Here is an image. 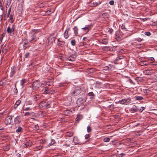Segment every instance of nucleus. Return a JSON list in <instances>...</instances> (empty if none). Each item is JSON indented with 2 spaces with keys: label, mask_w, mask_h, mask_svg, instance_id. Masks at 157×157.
Returning a JSON list of instances; mask_svg holds the SVG:
<instances>
[{
  "label": "nucleus",
  "mask_w": 157,
  "mask_h": 157,
  "mask_svg": "<svg viewBox=\"0 0 157 157\" xmlns=\"http://www.w3.org/2000/svg\"><path fill=\"white\" fill-rule=\"evenodd\" d=\"M51 103L50 101L46 102L45 101H43L40 103L39 106L44 109H46L50 107Z\"/></svg>",
  "instance_id": "obj_1"
},
{
  "label": "nucleus",
  "mask_w": 157,
  "mask_h": 157,
  "mask_svg": "<svg viewBox=\"0 0 157 157\" xmlns=\"http://www.w3.org/2000/svg\"><path fill=\"white\" fill-rule=\"evenodd\" d=\"M131 100L130 98H127L122 99L121 100L118 101L119 103L122 105H128L131 103Z\"/></svg>",
  "instance_id": "obj_2"
},
{
  "label": "nucleus",
  "mask_w": 157,
  "mask_h": 157,
  "mask_svg": "<svg viewBox=\"0 0 157 157\" xmlns=\"http://www.w3.org/2000/svg\"><path fill=\"white\" fill-rule=\"evenodd\" d=\"M40 86V84L39 81L36 80L34 81L32 85V88L34 90H37Z\"/></svg>",
  "instance_id": "obj_3"
},
{
  "label": "nucleus",
  "mask_w": 157,
  "mask_h": 157,
  "mask_svg": "<svg viewBox=\"0 0 157 157\" xmlns=\"http://www.w3.org/2000/svg\"><path fill=\"white\" fill-rule=\"evenodd\" d=\"M30 37L29 42L32 43L33 42H36L39 39V38L36 35L30 34Z\"/></svg>",
  "instance_id": "obj_4"
},
{
  "label": "nucleus",
  "mask_w": 157,
  "mask_h": 157,
  "mask_svg": "<svg viewBox=\"0 0 157 157\" xmlns=\"http://www.w3.org/2000/svg\"><path fill=\"white\" fill-rule=\"evenodd\" d=\"M141 66H144V65H147L148 64H150L151 65H154V63L153 62H147L146 61H140V62L138 63Z\"/></svg>",
  "instance_id": "obj_5"
},
{
  "label": "nucleus",
  "mask_w": 157,
  "mask_h": 157,
  "mask_svg": "<svg viewBox=\"0 0 157 157\" xmlns=\"http://www.w3.org/2000/svg\"><path fill=\"white\" fill-rule=\"evenodd\" d=\"M81 92V89L79 87H77L75 88L72 92V94L74 96H76L79 94Z\"/></svg>",
  "instance_id": "obj_6"
},
{
  "label": "nucleus",
  "mask_w": 157,
  "mask_h": 157,
  "mask_svg": "<svg viewBox=\"0 0 157 157\" xmlns=\"http://www.w3.org/2000/svg\"><path fill=\"white\" fill-rule=\"evenodd\" d=\"M41 98V96L39 94H35L32 97V100L35 102L36 101L40 100Z\"/></svg>",
  "instance_id": "obj_7"
},
{
  "label": "nucleus",
  "mask_w": 157,
  "mask_h": 157,
  "mask_svg": "<svg viewBox=\"0 0 157 157\" xmlns=\"http://www.w3.org/2000/svg\"><path fill=\"white\" fill-rule=\"evenodd\" d=\"M12 116H10L7 117L5 120V123L6 124H10L11 123Z\"/></svg>",
  "instance_id": "obj_8"
},
{
  "label": "nucleus",
  "mask_w": 157,
  "mask_h": 157,
  "mask_svg": "<svg viewBox=\"0 0 157 157\" xmlns=\"http://www.w3.org/2000/svg\"><path fill=\"white\" fill-rule=\"evenodd\" d=\"M91 26V25H87L85 27L83 28L82 29L86 33H87L90 29Z\"/></svg>",
  "instance_id": "obj_9"
},
{
  "label": "nucleus",
  "mask_w": 157,
  "mask_h": 157,
  "mask_svg": "<svg viewBox=\"0 0 157 157\" xmlns=\"http://www.w3.org/2000/svg\"><path fill=\"white\" fill-rule=\"evenodd\" d=\"M86 101L85 99L83 98H78L77 101V103L79 105L82 104Z\"/></svg>",
  "instance_id": "obj_10"
},
{
  "label": "nucleus",
  "mask_w": 157,
  "mask_h": 157,
  "mask_svg": "<svg viewBox=\"0 0 157 157\" xmlns=\"http://www.w3.org/2000/svg\"><path fill=\"white\" fill-rule=\"evenodd\" d=\"M32 143L30 141L27 142L26 143H23L22 146L24 147H28L31 146L32 145Z\"/></svg>",
  "instance_id": "obj_11"
},
{
  "label": "nucleus",
  "mask_w": 157,
  "mask_h": 157,
  "mask_svg": "<svg viewBox=\"0 0 157 157\" xmlns=\"http://www.w3.org/2000/svg\"><path fill=\"white\" fill-rule=\"evenodd\" d=\"M70 30L69 28L67 29L65 31L63 34L64 37L65 39H67L68 38L69 35L68 34V32Z\"/></svg>",
  "instance_id": "obj_12"
},
{
  "label": "nucleus",
  "mask_w": 157,
  "mask_h": 157,
  "mask_svg": "<svg viewBox=\"0 0 157 157\" xmlns=\"http://www.w3.org/2000/svg\"><path fill=\"white\" fill-rule=\"evenodd\" d=\"M138 111V109L136 106L134 105L133 107L130 109V111L132 113L137 112Z\"/></svg>",
  "instance_id": "obj_13"
},
{
  "label": "nucleus",
  "mask_w": 157,
  "mask_h": 157,
  "mask_svg": "<svg viewBox=\"0 0 157 157\" xmlns=\"http://www.w3.org/2000/svg\"><path fill=\"white\" fill-rule=\"evenodd\" d=\"M14 25H12V28H10V27H8L7 29V32L8 33H12V32L14 31Z\"/></svg>",
  "instance_id": "obj_14"
},
{
  "label": "nucleus",
  "mask_w": 157,
  "mask_h": 157,
  "mask_svg": "<svg viewBox=\"0 0 157 157\" xmlns=\"http://www.w3.org/2000/svg\"><path fill=\"white\" fill-rule=\"evenodd\" d=\"M40 32V30L38 29H34L30 32V34L36 35V34Z\"/></svg>",
  "instance_id": "obj_15"
},
{
  "label": "nucleus",
  "mask_w": 157,
  "mask_h": 157,
  "mask_svg": "<svg viewBox=\"0 0 157 157\" xmlns=\"http://www.w3.org/2000/svg\"><path fill=\"white\" fill-rule=\"evenodd\" d=\"M73 141H74V143L75 144H80V142L79 141V140L76 137H74Z\"/></svg>",
  "instance_id": "obj_16"
},
{
  "label": "nucleus",
  "mask_w": 157,
  "mask_h": 157,
  "mask_svg": "<svg viewBox=\"0 0 157 157\" xmlns=\"http://www.w3.org/2000/svg\"><path fill=\"white\" fill-rule=\"evenodd\" d=\"M14 121L17 124L21 122L20 118L18 116H17L15 118Z\"/></svg>",
  "instance_id": "obj_17"
},
{
  "label": "nucleus",
  "mask_w": 157,
  "mask_h": 157,
  "mask_svg": "<svg viewBox=\"0 0 157 157\" xmlns=\"http://www.w3.org/2000/svg\"><path fill=\"white\" fill-rule=\"evenodd\" d=\"M26 80V79L23 78L21 81L20 85L22 87H24L25 83Z\"/></svg>",
  "instance_id": "obj_18"
},
{
  "label": "nucleus",
  "mask_w": 157,
  "mask_h": 157,
  "mask_svg": "<svg viewBox=\"0 0 157 157\" xmlns=\"http://www.w3.org/2000/svg\"><path fill=\"white\" fill-rule=\"evenodd\" d=\"M50 141L51 142L50 143H49V142H48V147H49L51 145L54 144L55 143V141L54 140L52 139H51L50 140Z\"/></svg>",
  "instance_id": "obj_19"
},
{
  "label": "nucleus",
  "mask_w": 157,
  "mask_h": 157,
  "mask_svg": "<svg viewBox=\"0 0 157 157\" xmlns=\"http://www.w3.org/2000/svg\"><path fill=\"white\" fill-rule=\"evenodd\" d=\"M101 4L100 2H92L91 4V6H92L95 7L96 6L98 5H99Z\"/></svg>",
  "instance_id": "obj_20"
},
{
  "label": "nucleus",
  "mask_w": 157,
  "mask_h": 157,
  "mask_svg": "<svg viewBox=\"0 0 157 157\" xmlns=\"http://www.w3.org/2000/svg\"><path fill=\"white\" fill-rule=\"evenodd\" d=\"M88 96L90 97V98L91 99L94 98V95L92 92H90L88 94Z\"/></svg>",
  "instance_id": "obj_21"
},
{
  "label": "nucleus",
  "mask_w": 157,
  "mask_h": 157,
  "mask_svg": "<svg viewBox=\"0 0 157 157\" xmlns=\"http://www.w3.org/2000/svg\"><path fill=\"white\" fill-rule=\"evenodd\" d=\"M108 40L107 39H103L102 40L101 43L105 44H106L108 43Z\"/></svg>",
  "instance_id": "obj_22"
},
{
  "label": "nucleus",
  "mask_w": 157,
  "mask_h": 157,
  "mask_svg": "<svg viewBox=\"0 0 157 157\" xmlns=\"http://www.w3.org/2000/svg\"><path fill=\"white\" fill-rule=\"evenodd\" d=\"M21 102V101L20 100H18L17 101L15 104V108L17 107L20 105Z\"/></svg>",
  "instance_id": "obj_23"
},
{
  "label": "nucleus",
  "mask_w": 157,
  "mask_h": 157,
  "mask_svg": "<svg viewBox=\"0 0 157 157\" xmlns=\"http://www.w3.org/2000/svg\"><path fill=\"white\" fill-rule=\"evenodd\" d=\"M73 29L74 30V33L75 35L77 36L78 34V30L76 27H75L73 28Z\"/></svg>",
  "instance_id": "obj_24"
},
{
  "label": "nucleus",
  "mask_w": 157,
  "mask_h": 157,
  "mask_svg": "<svg viewBox=\"0 0 157 157\" xmlns=\"http://www.w3.org/2000/svg\"><path fill=\"white\" fill-rule=\"evenodd\" d=\"M135 99L136 100H141L144 99L143 98L140 96H138L135 97Z\"/></svg>",
  "instance_id": "obj_25"
},
{
  "label": "nucleus",
  "mask_w": 157,
  "mask_h": 157,
  "mask_svg": "<svg viewBox=\"0 0 157 157\" xmlns=\"http://www.w3.org/2000/svg\"><path fill=\"white\" fill-rule=\"evenodd\" d=\"M144 73L145 75H150L151 74V72L149 70H146L144 71Z\"/></svg>",
  "instance_id": "obj_26"
},
{
  "label": "nucleus",
  "mask_w": 157,
  "mask_h": 157,
  "mask_svg": "<svg viewBox=\"0 0 157 157\" xmlns=\"http://www.w3.org/2000/svg\"><path fill=\"white\" fill-rule=\"evenodd\" d=\"M22 128L21 127L19 126L18 128L16 130V132H19L22 131Z\"/></svg>",
  "instance_id": "obj_27"
},
{
  "label": "nucleus",
  "mask_w": 157,
  "mask_h": 157,
  "mask_svg": "<svg viewBox=\"0 0 157 157\" xmlns=\"http://www.w3.org/2000/svg\"><path fill=\"white\" fill-rule=\"evenodd\" d=\"M82 117L81 115H78L76 118L75 120L77 121H79L82 119Z\"/></svg>",
  "instance_id": "obj_28"
},
{
  "label": "nucleus",
  "mask_w": 157,
  "mask_h": 157,
  "mask_svg": "<svg viewBox=\"0 0 157 157\" xmlns=\"http://www.w3.org/2000/svg\"><path fill=\"white\" fill-rule=\"evenodd\" d=\"M5 2H7L6 3V8H7V6L8 5L10 4V2H11V0H5Z\"/></svg>",
  "instance_id": "obj_29"
},
{
  "label": "nucleus",
  "mask_w": 157,
  "mask_h": 157,
  "mask_svg": "<svg viewBox=\"0 0 157 157\" xmlns=\"http://www.w3.org/2000/svg\"><path fill=\"white\" fill-rule=\"evenodd\" d=\"M71 112L69 111V110H67L63 112V114L64 115H67L68 114H70V113Z\"/></svg>",
  "instance_id": "obj_30"
},
{
  "label": "nucleus",
  "mask_w": 157,
  "mask_h": 157,
  "mask_svg": "<svg viewBox=\"0 0 157 157\" xmlns=\"http://www.w3.org/2000/svg\"><path fill=\"white\" fill-rule=\"evenodd\" d=\"M33 104V102L31 100L28 101L26 103V105H32Z\"/></svg>",
  "instance_id": "obj_31"
},
{
  "label": "nucleus",
  "mask_w": 157,
  "mask_h": 157,
  "mask_svg": "<svg viewBox=\"0 0 157 157\" xmlns=\"http://www.w3.org/2000/svg\"><path fill=\"white\" fill-rule=\"evenodd\" d=\"M41 143L43 144H46L48 145V141H47L46 140H43L41 141Z\"/></svg>",
  "instance_id": "obj_32"
},
{
  "label": "nucleus",
  "mask_w": 157,
  "mask_h": 157,
  "mask_svg": "<svg viewBox=\"0 0 157 157\" xmlns=\"http://www.w3.org/2000/svg\"><path fill=\"white\" fill-rule=\"evenodd\" d=\"M110 139L109 137H105L103 141L104 142H109Z\"/></svg>",
  "instance_id": "obj_33"
},
{
  "label": "nucleus",
  "mask_w": 157,
  "mask_h": 157,
  "mask_svg": "<svg viewBox=\"0 0 157 157\" xmlns=\"http://www.w3.org/2000/svg\"><path fill=\"white\" fill-rule=\"evenodd\" d=\"M15 73V71L13 69H12L11 73H10V76H13Z\"/></svg>",
  "instance_id": "obj_34"
},
{
  "label": "nucleus",
  "mask_w": 157,
  "mask_h": 157,
  "mask_svg": "<svg viewBox=\"0 0 157 157\" xmlns=\"http://www.w3.org/2000/svg\"><path fill=\"white\" fill-rule=\"evenodd\" d=\"M71 42L72 45L74 46L75 45L76 42L75 40H71Z\"/></svg>",
  "instance_id": "obj_35"
},
{
  "label": "nucleus",
  "mask_w": 157,
  "mask_h": 157,
  "mask_svg": "<svg viewBox=\"0 0 157 157\" xmlns=\"http://www.w3.org/2000/svg\"><path fill=\"white\" fill-rule=\"evenodd\" d=\"M87 131L88 132H90L91 131V129L90 126H88L87 128Z\"/></svg>",
  "instance_id": "obj_36"
},
{
  "label": "nucleus",
  "mask_w": 157,
  "mask_h": 157,
  "mask_svg": "<svg viewBox=\"0 0 157 157\" xmlns=\"http://www.w3.org/2000/svg\"><path fill=\"white\" fill-rule=\"evenodd\" d=\"M93 68H90L88 69L87 72L89 73H91L93 72Z\"/></svg>",
  "instance_id": "obj_37"
},
{
  "label": "nucleus",
  "mask_w": 157,
  "mask_h": 157,
  "mask_svg": "<svg viewBox=\"0 0 157 157\" xmlns=\"http://www.w3.org/2000/svg\"><path fill=\"white\" fill-rule=\"evenodd\" d=\"M69 137H71L73 135V132H68L67 135Z\"/></svg>",
  "instance_id": "obj_38"
},
{
  "label": "nucleus",
  "mask_w": 157,
  "mask_h": 157,
  "mask_svg": "<svg viewBox=\"0 0 157 157\" xmlns=\"http://www.w3.org/2000/svg\"><path fill=\"white\" fill-rule=\"evenodd\" d=\"M11 7H10L9 9L8 10V12L7 15V17H9V16L10 14V13L11 12Z\"/></svg>",
  "instance_id": "obj_39"
},
{
  "label": "nucleus",
  "mask_w": 157,
  "mask_h": 157,
  "mask_svg": "<svg viewBox=\"0 0 157 157\" xmlns=\"http://www.w3.org/2000/svg\"><path fill=\"white\" fill-rule=\"evenodd\" d=\"M144 34L147 36H149L151 35V33L149 32H145Z\"/></svg>",
  "instance_id": "obj_40"
},
{
  "label": "nucleus",
  "mask_w": 157,
  "mask_h": 157,
  "mask_svg": "<svg viewBox=\"0 0 157 157\" xmlns=\"http://www.w3.org/2000/svg\"><path fill=\"white\" fill-rule=\"evenodd\" d=\"M90 137L89 134H86L85 136V138L86 140L88 139Z\"/></svg>",
  "instance_id": "obj_41"
},
{
  "label": "nucleus",
  "mask_w": 157,
  "mask_h": 157,
  "mask_svg": "<svg viewBox=\"0 0 157 157\" xmlns=\"http://www.w3.org/2000/svg\"><path fill=\"white\" fill-rule=\"evenodd\" d=\"M31 109H32L30 107H25L24 109V110H25V111H28V110H31Z\"/></svg>",
  "instance_id": "obj_42"
},
{
  "label": "nucleus",
  "mask_w": 157,
  "mask_h": 157,
  "mask_svg": "<svg viewBox=\"0 0 157 157\" xmlns=\"http://www.w3.org/2000/svg\"><path fill=\"white\" fill-rule=\"evenodd\" d=\"M145 108L144 107H142L141 109L139 110V112L140 113H141L143 110H144Z\"/></svg>",
  "instance_id": "obj_43"
},
{
  "label": "nucleus",
  "mask_w": 157,
  "mask_h": 157,
  "mask_svg": "<svg viewBox=\"0 0 157 157\" xmlns=\"http://www.w3.org/2000/svg\"><path fill=\"white\" fill-rule=\"evenodd\" d=\"M77 58V56L75 55H72L70 56V58Z\"/></svg>",
  "instance_id": "obj_44"
},
{
  "label": "nucleus",
  "mask_w": 157,
  "mask_h": 157,
  "mask_svg": "<svg viewBox=\"0 0 157 157\" xmlns=\"http://www.w3.org/2000/svg\"><path fill=\"white\" fill-rule=\"evenodd\" d=\"M48 87H45L44 88V92L45 94L47 93V92L48 89Z\"/></svg>",
  "instance_id": "obj_45"
},
{
  "label": "nucleus",
  "mask_w": 157,
  "mask_h": 157,
  "mask_svg": "<svg viewBox=\"0 0 157 157\" xmlns=\"http://www.w3.org/2000/svg\"><path fill=\"white\" fill-rule=\"evenodd\" d=\"M2 2L0 0V8H1V9L2 10H3V8L2 7Z\"/></svg>",
  "instance_id": "obj_46"
},
{
  "label": "nucleus",
  "mask_w": 157,
  "mask_h": 157,
  "mask_svg": "<svg viewBox=\"0 0 157 157\" xmlns=\"http://www.w3.org/2000/svg\"><path fill=\"white\" fill-rule=\"evenodd\" d=\"M31 113L29 112H26L25 114V116H29L31 115Z\"/></svg>",
  "instance_id": "obj_47"
},
{
  "label": "nucleus",
  "mask_w": 157,
  "mask_h": 157,
  "mask_svg": "<svg viewBox=\"0 0 157 157\" xmlns=\"http://www.w3.org/2000/svg\"><path fill=\"white\" fill-rule=\"evenodd\" d=\"M35 128L36 130H38L39 128V127L38 126V124H36L35 125Z\"/></svg>",
  "instance_id": "obj_48"
},
{
  "label": "nucleus",
  "mask_w": 157,
  "mask_h": 157,
  "mask_svg": "<svg viewBox=\"0 0 157 157\" xmlns=\"http://www.w3.org/2000/svg\"><path fill=\"white\" fill-rule=\"evenodd\" d=\"M109 3L110 5H114V2L113 0L109 2Z\"/></svg>",
  "instance_id": "obj_49"
},
{
  "label": "nucleus",
  "mask_w": 157,
  "mask_h": 157,
  "mask_svg": "<svg viewBox=\"0 0 157 157\" xmlns=\"http://www.w3.org/2000/svg\"><path fill=\"white\" fill-rule=\"evenodd\" d=\"M121 28L122 29H123V30L125 29V30H126V28L125 27L124 25H122L121 26Z\"/></svg>",
  "instance_id": "obj_50"
},
{
  "label": "nucleus",
  "mask_w": 157,
  "mask_h": 157,
  "mask_svg": "<svg viewBox=\"0 0 157 157\" xmlns=\"http://www.w3.org/2000/svg\"><path fill=\"white\" fill-rule=\"evenodd\" d=\"M148 91H149V90H144V93L146 94H148Z\"/></svg>",
  "instance_id": "obj_51"
},
{
  "label": "nucleus",
  "mask_w": 157,
  "mask_h": 157,
  "mask_svg": "<svg viewBox=\"0 0 157 157\" xmlns=\"http://www.w3.org/2000/svg\"><path fill=\"white\" fill-rule=\"evenodd\" d=\"M125 154L124 153H121L119 156V157H123L125 156Z\"/></svg>",
  "instance_id": "obj_52"
},
{
  "label": "nucleus",
  "mask_w": 157,
  "mask_h": 157,
  "mask_svg": "<svg viewBox=\"0 0 157 157\" xmlns=\"http://www.w3.org/2000/svg\"><path fill=\"white\" fill-rule=\"evenodd\" d=\"M29 53H26L25 55V58H28V56L29 55Z\"/></svg>",
  "instance_id": "obj_53"
},
{
  "label": "nucleus",
  "mask_w": 157,
  "mask_h": 157,
  "mask_svg": "<svg viewBox=\"0 0 157 157\" xmlns=\"http://www.w3.org/2000/svg\"><path fill=\"white\" fill-rule=\"evenodd\" d=\"M5 84L2 81L0 82V85L3 86Z\"/></svg>",
  "instance_id": "obj_54"
},
{
  "label": "nucleus",
  "mask_w": 157,
  "mask_h": 157,
  "mask_svg": "<svg viewBox=\"0 0 157 157\" xmlns=\"http://www.w3.org/2000/svg\"><path fill=\"white\" fill-rule=\"evenodd\" d=\"M45 86V84L43 83H42L40 84V87H44Z\"/></svg>",
  "instance_id": "obj_55"
},
{
  "label": "nucleus",
  "mask_w": 157,
  "mask_h": 157,
  "mask_svg": "<svg viewBox=\"0 0 157 157\" xmlns=\"http://www.w3.org/2000/svg\"><path fill=\"white\" fill-rule=\"evenodd\" d=\"M148 19H149L148 18H143V19H142V20L144 21H147Z\"/></svg>",
  "instance_id": "obj_56"
},
{
  "label": "nucleus",
  "mask_w": 157,
  "mask_h": 157,
  "mask_svg": "<svg viewBox=\"0 0 157 157\" xmlns=\"http://www.w3.org/2000/svg\"><path fill=\"white\" fill-rule=\"evenodd\" d=\"M9 17H10V19L11 20L13 18V16L12 15H10L9 16Z\"/></svg>",
  "instance_id": "obj_57"
},
{
  "label": "nucleus",
  "mask_w": 157,
  "mask_h": 157,
  "mask_svg": "<svg viewBox=\"0 0 157 157\" xmlns=\"http://www.w3.org/2000/svg\"><path fill=\"white\" fill-rule=\"evenodd\" d=\"M57 41H58V45H60L59 44V42H60L61 41V40H59V39H57Z\"/></svg>",
  "instance_id": "obj_58"
},
{
  "label": "nucleus",
  "mask_w": 157,
  "mask_h": 157,
  "mask_svg": "<svg viewBox=\"0 0 157 157\" xmlns=\"http://www.w3.org/2000/svg\"><path fill=\"white\" fill-rule=\"evenodd\" d=\"M109 31L110 33H111L113 31V30L112 29H109Z\"/></svg>",
  "instance_id": "obj_59"
},
{
  "label": "nucleus",
  "mask_w": 157,
  "mask_h": 157,
  "mask_svg": "<svg viewBox=\"0 0 157 157\" xmlns=\"http://www.w3.org/2000/svg\"><path fill=\"white\" fill-rule=\"evenodd\" d=\"M15 88H16V90H15V92L17 93V89L16 87V85H15Z\"/></svg>",
  "instance_id": "obj_60"
},
{
  "label": "nucleus",
  "mask_w": 157,
  "mask_h": 157,
  "mask_svg": "<svg viewBox=\"0 0 157 157\" xmlns=\"http://www.w3.org/2000/svg\"><path fill=\"white\" fill-rule=\"evenodd\" d=\"M4 127L0 128V130H4Z\"/></svg>",
  "instance_id": "obj_61"
},
{
  "label": "nucleus",
  "mask_w": 157,
  "mask_h": 157,
  "mask_svg": "<svg viewBox=\"0 0 157 157\" xmlns=\"http://www.w3.org/2000/svg\"><path fill=\"white\" fill-rule=\"evenodd\" d=\"M60 42H62L63 44H64V42L63 41H61Z\"/></svg>",
  "instance_id": "obj_62"
},
{
  "label": "nucleus",
  "mask_w": 157,
  "mask_h": 157,
  "mask_svg": "<svg viewBox=\"0 0 157 157\" xmlns=\"http://www.w3.org/2000/svg\"><path fill=\"white\" fill-rule=\"evenodd\" d=\"M105 68H107V69H106V70L107 69H109V67H105Z\"/></svg>",
  "instance_id": "obj_63"
},
{
  "label": "nucleus",
  "mask_w": 157,
  "mask_h": 157,
  "mask_svg": "<svg viewBox=\"0 0 157 157\" xmlns=\"http://www.w3.org/2000/svg\"><path fill=\"white\" fill-rule=\"evenodd\" d=\"M59 57H60V58H59V59H61V57H62V56H59Z\"/></svg>",
  "instance_id": "obj_64"
}]
</instances>
